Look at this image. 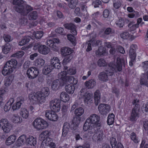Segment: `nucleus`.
Wrapping results in <instances>:
<instances>
[{
  "label": "nucleus",
  "mask_w": 148,
  "mask_h": 148,
  "mask_svg": "<svg viewBox=\"0 0 148 148\" xmlns=\"http://www.w3.org/2000/svg\"><path fill=\"white\" fill-rule=\"evenodd\" d=\"M55 112L51 110H47L45 111V116L50 120L56 121L58 119V117Z\"/></svg>",
  "instance_id": "16"
},
{
  "label": "nucleus",
  "mask_w": 148,
  "mask_h": 148,
  "mask_svg": "<svg viewBox=\"0 0 148 148\" xmlns=\"http://www.w3.org/2000/svg\"><path fill=\"white\" fill-rule=\"evenodd\" d=\"M45 145L46 146H49L50 148H56V145L53 142L52 139L51 138H48L46 140L42 141L41 146H44Z\"/></svg>",
  "instance_id": "21"
},
{
  "label": "nucleus",
  "mask_w": 148,
  "mask_h": 148,
  "mask_svg": "<svg viewBox=\"0 0 148 148\" xmlns=\"http://www.w3.org/2000/svg\"><path fill=\"white\" fill-rule=\"evenodd\" d=\"M21 98L20 101L17 102L16 104H14L12 106V108L13 110H16L20 108L21 105L23 103L24 101L23 99L21 97L19 98Z\"/></svg>",
  "instance_id": "34"
},
{
  "label": "nucleus",
  "mask_w": 148,
  "mask_h": 148,
  "mask_svg": "<svg viewBox=\"0 0 148 148\" xmlns=\"http://www.w3.org/2000/svg\"><path fill=\"white\" fill-rule=\"evenodd\" d=\"M13 71L12 69L11 68H10L9 67H8V66H6V64H5L2 71V73L3 75L5 76L10 74Z\"/></svg>",
  "instance_id": "31"
},
{
  "label": "nucleus",
  "mask_w": 148,
  "mask_h": 148,
  "mask_svg": "<svg viewBox=\"0 0 148 148\" xmlns=\"http://www.w3.org/2000/svg\"><path fill=\"white\" fill-rule=\"evenodd\" d=\"M49 92V88L47 87L43 88L41 92H31L29 96L30 103L33 104L42 103L45 102L46 97Z\"/></svg>",
  "instance_id": "2"
},
{
  "label": "nucleus",
  "mask_w": 148,
  "mask_h": 148,
  "mask_svg": "<svg viewBox=\"0 0 148 148\" xmlns=\"http://www.w3.org/2000/svg\"><path fill=\"white\" fill-rule=\"evenodd\" d=\"M74 89V86L72 84H68L65 86V89L66 91L70 94H72L73 92Z\"/></svg>",
  "instance_id": "39"
},
{
  "label": "nucleus",
  "mask_w": 148,
  "mask_h": 148,
  "mask_svg": "<svg viewBox=\"0 0 148 148\" xmlns=\"http://www.w3.org/2000/svg\"><path fill=\"white\" fill-rule=\"evenodd\" d=\"M94 97L95 104L96 106H97L100 102L101 97V93L99 90H97L94 93Z\"/></svg>",
  "instance_id": "25"
},
{
  "label": "nucleus",
  "mask_w": 148,
  "mask_h": 148,
  "mask_svg": "<svg viewBox=\"0 0 148 148\" xmlns=\"http://www.w3.org/2000/svg\"><path fill=\"white\" fill-rule=\"evenodd\" d=\"M97 64L99 66H104L106 64L105 61L103 59H99L98 61Z\"/></svg>",
  "instance_id": "57"
},
{
  "label": "nucleus",
  "mask_w": 148,
  "mask_h": 148,
  "mask_svg": "<svg viewBox=\"0 0 148 148\" xmlns=\"http://www.w3.org/2000/svg\"><path fill=\"white\" fill-rule=\"evenodd\" d=\"M20 114L23 118L26 119L29 116V112L28 110L25 108L21 109Z\"/></svg>",
  "instance_id": "36"
},
{
  "label": "nucleus",
  "mask_w": 148,
  "mask_h": 148,
  "mask_svg": "<svg viewBox=\"0 0 148 148\" xmlns=\"http://www.w3.org/2000/svg\"><path fill=\"white\" fill-rule=\"evenodd\" d=\"M99 14V12H97L96 13H94L92 15V21H95L97 23L98 25H101L102 24L101 23L99 22V21L96 20V18L98 17Z\"/></svg>",
  "instance_id": "44"
},
{
  "label": "nucleus",
  "mask_w": 148,
  "mask_h": 148,
  "mask_svg": "<svg viewBox=\"0 0 148 148\" xmlns=\"http://www.w3.org/2000/svg\"><path fill=\"white\" fill-rule=\"evenodd\" d=\"M8 91V89L6 88H5L3 89L0 90V102H1L3 101L4 95Z\"/></svg>",
  "instance_id": "48"
},
{
  "label": "nucleus",
  "mask_w": 148,
  "mask_h": 148,
  "mask_svg": "<svg viewBox=\"0 0 148 148\" xmlns=\"http://www.w3.org/2000/svg\"><path fill=\"white\" fill-rule=\"evenodd\" d=\"M138 110L137 108H134L132 109L130 117V120L132 121H136L139 117Z\"/></svg>",
  "instance_id": "18"
},
{
  "label": "nucleus",
  "mask_w": 148,
  "mask_h": 148,
  "mask_svg": "<svg viewBox=\"0 0 148 148\" xmlns=\"http://www.w3.org/2000/svg\"><path fill=\"white\" fill-rule=\"evenodd\" d=\"M60 98V100L64 102H66L69 99V97L68 94L65 92H62L61 93Z\"/></svg>",
  "instance_id": "35"
},
{
  "label": "nucleus",
  "mask_w": 148,
  "mask_h": 148,
  "mask_svg": "<svg viewBox=\"0 0 148 148\" xmlns=\"http://www.w3.org/2000/svg\"><path fill=\"white\" fill-rule=\"evenodd\" d=\"M45 62V60L40 58H37L35 60V63L36 65L39 67L42 66Z\"/></svg>",
  "instance_id": "40"
},
{
  "label": "nucleus",
  "mask_w": 148,
  "mask_h": 148,
  "mask_svg": "<svg viewBox=\"0 0 148 148\" xmlns=\"http://www.w3.org/2000/svg\"><path fill=\"white\" fill-rule=\"evenodd\" d=\"M47 45L49 46L50 47L53 48H54L56 47V45H54V43L52 40H48L47 42Z\"/></svg>",
  "instance_id": "63"
},
{
  "label": "nucleus",
  "mask_w": 148,
  "mask_h": 148,
  "mask_svg": "<svg viewBox=\"0 0 148 148\" xmlns=\"http://www.w3.org/2000/svg\"><path fill=\"white\" fill-rule=\"evenodd\" d=\"M60 82L58 79H56L53 82L51 88L54 90H57L59 86Z\"/></svg>",
  "instance_id": "46"
},
{
  "label": "nucleus",
  "mask_w": 148,
  "mask_h": 148,
  "mask_svg": "<svg viewBox=\"0 0 148 148\" xmlns=\"http://www.w3.org/2000/svg\"><path fill=\"white\" fill-rule=\"evenodd\" d=\"M61 101L59 99H55L50 102V107L51 111L57 112L60 111V108Z\"/></svg>",
  "instance_id": "13"
},
{
  "label": "nucleus",
  "mask_w": 148,
  "mask_h": 148,
  "mask_svg": "<svg viewBox=\"0 0 148 148\" xmlns=\"http://www.w3.org/2000/svg\"><path fill=\"white\" fill-rule=\"evenodd\" d=\"M96 82L93 79L86 81L84 83L85 86L88 89L92 88L95 86Z\"/></svg>",
  "instance_id": "26"
},
{
  "label": "nucleus",
  "mask_w": 148,
  "mask_h": 148,
  "mask_svg": "<svg viewBox=\"0 0 148 148\" xmlns=\"http://www.w3.org/2000/svg\"><path fill=\"white\" fill-rule=\"evenodd\" d=\"M105 48L102 46L100 47L95 52L96 55L99 56L101 55H103L106 53Z\"/></svg>",
  "instance_id": "42"
},
{
  "label": "nucleus",
  "mask_w": 148,
  "mask_h": 148,
  "mask_svg": "<svg viewBox=\"0 0 148 148\" xmlns=\"http://www.w3.org/2000/svg\"><path fill=\"white\" fill-rule=\"evenodd\" d=\"M131 35L127 32H125L122 33L120 36L121 38L123 39H127L130 38Z\"/></svg>",
  "instance_id": "50"
},
{
  "label": "nucleus",
  "mask_w": 148,
  "mask_h": 148,
  "mask_svg": "<svg viewBox=\"0 0 148 148\" xmlns=\"http://www.w3.org/2000/svg\"><path fill=\"white\" fill-rule=\"evenodd\" d=\"M17 64V61L14 59H12L8 61L6 63V66L11 68L13 70L16 67Z\"/></svg>",
  "instance_id": "23"
},
{
  "label": "nucleus",
  "mask_w": 148,
  "mask_h": 148,
  "mask_svg": "<svg viewBox=\"0 0 148 148\" xmlns=\"http://www.w3.org/2000/svg\"><path fill=\"white\" fill-rule=\"evenodd\" d=\"M26 139L27 138L25 135H21L18 138L17 141V145L19 146L22 145L26 142Z\"/></svg>",
  "instance_id": "29"
},
{
  "label": "nucleus",
  "mask_w": 148,
  "mask_h": 148,
  "mask_svg": "<svg viewBox=\"0 0 148 148\" xmlns=\"http://www.w3.org/2000/svg\"><path fill=\"white\" fill-rule=\"evenodd\" d=\"M73 51L68 47H64L62 48L61 50V53L64 56H68L66 57L64 60V61L66 62H69L72 58V56L70 54L73 53Z\"/></svg>",
  "instance_id": "10"
},
{
  "label": "nucleus",
  "mask_w": 148,
  "mask_h": 148,
  "mask_svg": "<svg viewBox=\"0 0 148 148\" xmlns=\"http://www.w3.org/2000/svg\"><path fill=\"white\" fill-rule=\"evenodd\" d=\"M26 142L30 145L34 146L36 144V138L32 136H29L27 138Z\"/></svg>",
  "instance_id": "32"
},
{
  "label": "nucleus",
  "mask_w": 148,
  "mask_h": 148,
  "mask_svg": "<svg viewBox=\"0 0 148 148\" xmlns=\"http://www.w3.org/2000/svg\"><path fill=\"white\" fill-rule=\"evenodd\" d=\"M125 64L124 60L118 57L116 59V62H110L105 71L100 73L98 76L99 79L101 81L106 82L108 80V76L112 75L113 72H117L121 71L122 69V64Z\"/></svg>",
  "instance_id": "1"
},
{
  "label": "nucleus",
  "mask_w": 148,
  "mask_h": 148,
  "mask_svg": "<svg viewBox=\"0 0 148 148\" xmlns=\"http://www.w3.org/2000/svg\"><path fill=\"white\" fill-rule=\"evenodd\" d=\"M100 117L97 115L95 114L91 115L85 121V127L87 128L88 124H91L96 125L98 129L101 128V124L100 122Z\"/></svg>",
  "instance_id": "4"
},
{
  "label": "nucleus",
  "mask_w": 148,
  "mask_h": 148,
  "mask_svg": "<svg viewBox=\"0 0 148 148\" xmlns=\"http://www.w3.org/2000/svg\"><path fill=\"white\" fill-rule=\"evenodd\" d=\"M64 29L62 27L58 28L55 30V32L57 33L60 34L63 36H65L66 35V33L64 32Z\"/></svg>",
  "instance_id": "60"
},
{
  "label": "nucleus",
  "mask_w": 148,
  "mask_h": 148,
  "mask_svg": "<svg viewBox=\"0 0 148 148\" xmlns=\"http://www.w3.org/2000/svg\"><path fill=\"white\" fill-rule=\"evenodd\" d=\"M121 1L119 0H115L114 1L113 5L116 9H118L121 6Z\"/></svg>",
  "instance_id": "61"
},
{
  "label": "nucleus",
  "mask_w": 148,
  "mask_h": 148,
  "mask_svg": "<svg viewBox=\"0 0 148 148\" xmlns=\"http://www.w3.org/2000/svg\"><path fill=\"white\" fill-rule=\"evenodd\" d=\"M137 47L136 45L133 44L131 45L129 53L130 57L131 60L129 62V65L132 66H133V63L135 62L136 56L135 50Z\"/></svg>",
  "instance_id": "11"
},
{
  "label": "nucleus",
  "mask_w": 148,
  "mask_h": 148,
  "mask_svg": "<svg viewBox=\"0 0 148 148\" xmlns=\"http://www.w3.org/2000/svg\"><path fill=\"white\" fill-rule=\"evenodd\" d=\"M24 2L22 0H14L13 4L14 5V9L16 12L26 15L33 10V8L28 5L25 4Z\"/></svg>",
  "instance_id": "3"
},
{
  "label": "nucleus",
  "mask_w": 148,
  "mask_h": 148,
  "mask_svg": "<svg viewBox=\"0 0 148 148\" xmlns=\"http://www.w3.org/2000/svg\"><path fill=\"white\" fill-rule=\"evenodd\" d=\"M103 130L98 131L94 134L92 137V139L95 141H100L103 139Z\"/></svg>",
  "instance_id": "20"
},
{
  "label": "nucleus",
  "mask_w": 148,
  "mask_h": 148,
  "mask_svg": "<svg viewBox=\"0 0 148 148\" xmlns=\"http://www.w3.org/2000/svg\"><path fill=\"white\" fill-rule=\"evenodd\" d=\"M14 101V99L13 98H10L8 100L4 107V110L5 111L7 112L10 109Z\"/></svg>",
  "instance_id": "28"
},
{
  "label": "nucleus",
  "mask_w": 148,
  "mask_h": 148,
  "mask_svg": "<svg viewBox=\"0 0 148 148\" xmlns=\"http://www.w3.org/2000/svg\"><path fill=\"white\" fill-rule=\"evenodd\" d=\"M116 24L117 26L120 27H123L124 24V22L123 19L121 18L116 22Z\"/></svg>",
  "instance_id": "59"
},
{
  "label": "nucleus",
  "mask_w": 148,
  "mask_h": 148,
  "mask_svg": "<svg viewBox=\"0 0 148 148\" xmlns=\"http://www.w3.org/2000/svg\"><path fill=\"white\" fill-rule=\"evenodd\" d=\"M12 121L14 123H21L22 121V119L18 114H14L12 116Z\"/></svg>",
  "instance_id": "27"
},
{
  "label": "nucleus",
  "mask_w": 148,
  "mask_h": 148,
  "mask_svg": "<svg viewBox=\"0 0 148 148\" xmlns=\"http://www.w3.org/2000/svg\"><path fill=\"white\" fill-rule=\"evenodd\" d=\"M66 72L67 74L74 75L76 73V71L75 68H70Z\"/></svg>",
  "instance_id": "56"
},
{
  "label": "nucleus",
  "mask_w": 148,
  "mask_h": 148,
  "mask_svg": "<svg viewBox=\"0 0 148 148\" xmlns=\"http://www.w3.org/2000/svg\"><path fill=\"white\" fill-rule=\"evenodd\" d=\"M11 49V45L8 43L6 44L3 47L2 51L4 54H6L10 51Z\"/></svg>",
  "instance_id": "49"
},
{
  "label": "nucleus",
  "mask_w": 148,
  "mask_h": 148,
  "mask_svg": "<svg viewBox=\"0 0 148 148\" xmlns=\"http://www.w3.org/2000/svg\"><path fill=\"white\" fill-rule=\"evenodd\" d=\"M86 91L87 89L86 88H82L79 92V95L81 98L84 99L85 103L88 104L92 101V95L87 92Z\"/></svg>",
  "instance_id": "8"
},
{
  "label": "nucleus",
  "mask_w": 148,
  "mask_h": 148,
  "mask_svg": "<svg viewBox=\"0 0 148 148\" xmlns=\"http://www.w3.org/2000/svg\"><path fill=\"white\" fill-rule=\"evenodd\" d=\"M66 28L71 30V32L73 35H76L77 33L76 31L77 27L76 26L72 23H66L64 25Z\"/></svg>",
  "instance_id": "19"
},
{
  "label": "nucleus",
  "mask_w": 148,
  "mask_h": 148,
  "mask_svg": "<svg viewBox=\"0 0 148 148\" xmlns=\"http://www.w3.org/2000/svg\"><path fill=\"white\" fill-rule=\"evenodd\" d=\"M32 38L30 36H26L24 37L23 39L19 42V45L20 46H23L28 43Z\"/></svg>",
  "instance_id": "38"
},
{
  "label": "nucleus",
  "mask_w": 148,
  "mask_h": 148,
  "mask_svg": "<svg viewBox=\"0 0 148 148\" xmlns=\"http://www.w3.org/2000/svg\"><path fill=\"white\" fill-rule=\"evenodd\" d=\"M34 49L38 50V51L41 54L46 55L49 53L50 49L45 45H41L40 42H38L34 45Z\"/></svg>",
  "instance_id": "6"
},
{
  "label": "nucleus",
  "mask_w": 148,
  "mask_h": 148,
  "mask_svg": "<svg viewBox=\"0 0 148 148\" xmlns=\"http://www.w3.org/2000/svg\"><path fill=\"white\" fill-rule=\"evenodd\" d=\"M50 134V132L48 131H45L42 132L39 135V139L41 141H43L44 140H46Z\"/></svg>",
  "instance_id": "22"
},
{
  "label": "nucleus",
  "mask_w": 148,
  "mask_h": 148,
  "mask_svg": "<svg viewBox=\"0 0 148 148\" xmlns=\"http://www.w3.org/2000/svg\"><path fill=\"white\" fill-rule=\"evenodd\" d=\"M38 17L37 12L36 11L30 12L28 15L29 19V20H36Z\"/></svg>",
  "instance_id": "47"
},
{
  "label": "nucleus",
  "mask_w": 148,
  "mask_h": 148,
  "mask_svg": "<svg viewBox=\"0 0 148 148\" xmlns=\"http://www.w3.org/2000/svg\"><path fill=\"white\" fill-rule=\"evenodd\" d=\"M43 33L42 31H37L34 32V35L37 39L40 38L43 36Z\"/></svg>",
  "instance_id": "51"
},
{
  "label": "nucleus",
  "mask_w": 148,
  "mask_h": 148,
  "mask_svg": "<svg viewBox=\"0 0 148 148\" xmlns=\"http://www.w3.org/2000/svg\"><path fill=\"white\" fill-rule=\"evenodd\" d=\"M114 115L113 113L109 114L108 117L107 123L109 125L113 124L114 120Z\"/></svg>",
  "instance_id": "37"
},
{
  "label": "nucleus",
  "mask_w": 148,
  "mask_h": 148,
  "mask_svg": "<svg viewBox=\"0 0 148 148\" xmlns=\"http://www.w3.org/2000/svg\"><path fill=\"white\" fill-rule=\"evenodd\" d=\"M110 141L112 148H116V145L117 142L116 139L115 138L112 137L110 139Z\"/></svg>",
  "instance_id": "54"
},
{
  "label": "nucleus",
  "mask_w": 148,
  "mask_h": 148,
  "mask_svg": "<svg viewBox=\"0 0 148 148\" xmlns=\"http://www.w3.org/2000/svg\"><path fill=\"white\" fill-rule=\"evenodd\" d=\"M110 106L108 104H100L98 106L99 112L101 114L106 115L108 113L110 110Z\"/></svg>",
  "instance_id": "14"
},
{
  "label": "nucleus",
  "mask_w": 148,
  "mask_h": 148,
  "mask_svg": "<svg viewBox=\"0 0 148 148\" xmlns=\"http://www.w3.org/2000/svg\"><path fill=\"white\" fill-rule=\"evenodd\" d=\"M12 79L11 77H9L6 78L4 84L6 86H9L11 83Z\"/></svg>",
  "instance_id": "55"
},
{
  "label": "nucleus",
  "mask_w": 148,
  "mask_h": 148,
  "mask_svg": "<svg viewBox=\"0 0 148 148\" xmlns=\"http://www.w3.org/2000/svg\"><path fill=\"white\" fill-rule=\"evenodd\" d=\"M50 64L53 67V68L57 69H60L61 65L59 58L56 57H54L51 58Z\"/></svg>",
  "instance_id": "17"
},
{
  "label": "nucleus",
  "mask_w": 148,
  "mask_h": 148,
  "mask_svg": "<svg viewBox=\"0 0 148 148\" xmlns=\"http://www.w3.org/2000/svg\"><path fill=\"white\" fill-rule=\"evenodd\" d=\"M68 39L74 45H76V40L75 37L72 34H69L67 36Z\"/></svg>",
  "instance_id": "45"
},
{
  "label": "nucleus",
  "mask_w": 148,
  "mask_h": 148,
  "mask_svg": "<svg viewBox=\"0 0 148 148\" xmlns=\"http://www.w3.org/2000/svg\"><path fill=\"white\" fill-rule=\"evenodd\" d=\"M16 139V138L15 135H11L5 141V143L7 145H10L15 142Z\"/></svg>",
  "instance_id": "33"
},
{
  "label": "nucleus",
  "mask_w": 148,
  "mask_h": 148,
  "mask_svg": "<svg viewBox=\"0 0 148 148\" xmlns=\"http://www.w3.org/2000/svg\"><path fill=\"white\" fill-rule=\"evenodd\" d=\"M130 137L131 140L135 143H136L138 142V140L136 134L134 132L131 133L130 134Z\"/></svg>",
  "instance_id": "53"
},
{
  "label": "nucleus",
  "mask_w": 148,
  "mask_h": 148,
  "mask_svg": "<svg viewBox=\"0 0 148 148\" xmlns=\"http://www.w3.org/2000/svg\"><path fill=\"white\" fill-rule=\"evenodd\" d=\"M70 129L69 124L67 122L64 123L62 132V135L64 137L65 136L69 131Z\"/></svg>",
  "instance_id": "24"
},
{
  "label": "nucleus",
  "mask_w": 148,
  "mask_h": 148,
  "mask_svg": "<svg viewBox=\"0 0 148 148\" xmlns=\"http://www.w3.org/2000/svg\"><path fill=\"white\" fill-rule=\"evenodd\" d=\"M93 42L92 41V40H89L88 42V45H87V48L86 49V51H90L91 50V45H92L93 46H94L92 42Z\"/></svg>",
  "instance_id": "62"
},
{
  "label": "nucleus",
  "mask_w": 148,
  "mask_h": 148,
  "mask_svg": "<svg viewBox=\"0 0 148 148\" xmlns=\"http://www.w3.org/2000/svg\"><path fill=\"white\" fill-rule=\"evenodd\" d=\"M78 0H70L68 3L69 7L71 9H74L78 3Z\"/></svg>",
  "instance_id": "43"
},
{
  "label": "nucleus",
  "mask_w": 148,
  "mask_h": 148,
  "mask_svg": "<svg viewBox=\"0 0 148 148\" xmlns=\"http://www.w3.org/2000/svg\"><path fill=\"white\" fill-rule=\"evenodd\" d=\"M53 69V67L50 64L45 65L42 70L43 73L45 75H47Z\"/></svg>",
  "instance_id": "30"
},
{
  "label": "nucleus",
  "mask_w": 148,
  "mask_h": 148,
  "mask_svg": "<svg viewBox=\"0 0 148 148\" xmlns=\"http://www.w3.org/2000/svg\"><path fill=\"white\" fill-rule=\"evenodd\" d=\"M24 54V52L22 51H20L13 54L12 56V57H16L17 58H20L23 56Z\"/></svg>",
  "instance_id": "52"
},
{
  "label": "nucleus",
  "mask_w": 148,
  "mask_h": 148,
  "mask_svg": "<svg viewBox=\"0 0 148 148\" xmlns=\"http://www.w3.org/2000/svg\"><path fill=\"white\" fill-rule=\"evenodd\" d=\"M67 74L65 71H61L58 74V79L62 80V82L60 83L61 86H63L67 84L68 82H71L72 80L73 77L67 75Z\"/></svg>",
  "instance_id": "5"
},
{
  "label": "nucleus",
  "mask_w": 148,
  "mask_h": 148,
  "mask_svg": "<svg viewBox=\"0 0 148 148\" xmlns=\"http://www.w3.org/2000/svg\"><path fill=\"white\" fill-rule=\"evenodd\" d=\"M3 37L4 40L5 42H9L13 40L12 38L8 34H4Z\"/></svg>",
  "instance_id": "58"
},
{
  "label": "nucleus",
  "mask_w": 148,
  "mask_h": 148,
  "mask_svg": "<svg viewBox=\"0 0 148 148\" xmlns=\"http://www.w3.org/2000/svg\"><path fill=\"white\" fill-rule=\"evenodd\" d=\"M84 112V109L82 108L79 107L75 110L74 114L77 116H79L82 115Z\"/></svg>",
  "instance_id": "41"
},
{
  "label": "nucleus",
  "mask_w": 148,
  "mask_h": 148,
  "mask_svg": "<svg viewBox=\"0 0 148 148\" xmlns=\"http://www.w3.org/2000/svg\"><path fill=\"white\" fill-rule=\"evenodd\" d=\"M85 125V123H84L83 127V130L85 132H86L88 130V132L90 134H95L99 130L100 128L98 129L97 125H94L91 124H88V126L87 127V128H86Z\"/></svg>",
  "instance_id": "15"
},
{
  "label": "nucleus",
  "mask_w": 148,
  "mask_h": 148,
  "mask_svg": "<svg viewBox=\"0 0 148 148\" xmlns=\"http://www.w3.org/2000/svg\"><path fill=\"white\" fill-rule=\"evenodd\" d=\"M0 127L5 133L10 132L12 128V125L6 119H2L0 121Z\"/></svg>",
  "instance_id": "9"
},
{
  "label": "nucleus",
  "mask_w": 148,
  "mask_h": 148,
  "mask_svg": "<svg viewBox=\"0 0 148 148\" xmlns=\"http://www.w3.org/2000/svg\"><path fill=\"white\" fill-rule=\"evenodd\" d=\"M31 64V62L29 60L26 61L24 63L23 68L24 69H26L28 68Z\"/></svg>",
  "instance_id": "64"
},
{
  "label": "nucleus",
  "mask_w": 148,
  "mask_h": 148,
  "mask_svg": "<svg viewBox=\"0 0 148 148\" xmlns=\"http://www.w3.org/2000/svg\"><path fill=\"white\" fill-rule=\"evenodd\" d=\"M39 71L35 67L29 68L27 71L26 74L28 78L31 79L36 78L39 74Z\"/></svg>",
  "instance_id": "12"
},
{
  "label": "nucleus",
  "mask_w": 148,
  "mask_h": 148,
  "mask_svg": "<svg viewBox=\"0 0 148 148\" xmlns=\"http://www.w3.org/2000/svg\"><path fill=\"white\" fill-rule=\"evenodd\" d=\"M33 125L35 128L40 130L46 128L48 126V123L41 118H37L34 121Z\"/></svg>",
  "instance_id": "7"
}]
</instances>
